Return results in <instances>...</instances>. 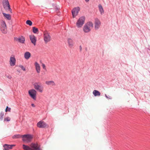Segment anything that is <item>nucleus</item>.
I'll list each match as a JSON object with an SVG mask.
<instances>
[{"label":"nucleus","instance_id":"obj_5","mask_svg":"<svg viewBox=\"0 0 150 150\" xmlns=\"http://www.w3.org/2000/svg\"><path fill=\"white\" fill-rule=\"evenodd\" d=\"M34 88L40 93L43 91V87L42 86L41 83L40 82H35L33 84Z\"/></svg>","mask_w":150,"mask_h":150},{"label":"nucleus","instance_id":"obj_30","mask_svg":"<svg viewBox=\"0 0 150 150\" xmlns=\"http://www.w3.org/2000/svg\"><path fill=\"white\" fill-rule=\"evenodd\" d=\"M19 67L23 71H25L26 69L25 68L23 65H19Z\"/></svg>","mask_w":150,"mask_h":150},{"label":"nucleus","instance_id":"obj_10","mask_svg":"<svg viewBox=\"0 0 150 150\" xmlns=\"http://www.w3.org/2000/svg\"><path fill=\"white\" fill-rule=\"evenodd\" d=\"M44 40L46 43H47L50 40L51 37L48 33L47 32L44 33Z\"/></svg>","mask_w":150,"mask_h":150},{"label":"nucleus","instance_id":"obj_25","mask_svg":"<svg viewBox=\"0 0 150 150\" xmlns=\"http://www.w3.org/2000/svg\"><path fill=\"white\" fill-rule=\"evenodd\" d=\"M6 27V23L5 21L2 20L1 22V26L0 28H4Z\"/></svg>","mask_w":150,"mask_h":150},{"label":"nucleus","instance_id":"obj_9","mask_svg":"<svg viewBox=\"0 0 150 150\" xmlns=\"http://www.w3.org/2000/svg\"><path fill=\"white\" fill-rule=\"evenodd\" d=\"M28 93L30 96L34 100L36 99V91L34 89L30 90L28 91Z\"/></svg>","mask_w":150,"mask_h":150},{"label":"nucleus","instance_id":"obj_29","mask_svg":"<svg viewBox=\"0 0 150 150\" xmlns=\"http://www.w3.org/2000/svg\"><path fill=\"white\" fill-rule=\"evenodd\" d=\"M52 6L54 8L57 10H59V8L58 7V6H57V5L55 4H52Z\"/></svg>","mask_w":150,"mask_h":150},{"label":"nucleus","instance_id":"obj_27","mask_svg":"<svg viewBox=\"0 0 150 150\" xmlns=\"http://www.w3.org/2000/svg\"><path fill=\"white\" fill-rule=\"evenodd\" d=\"M4 115V112H1L0 114V120H3Z\"/></svg>","mask_w":150,"mask_h":150},{"label":"nucleus","instance_id":"obj_11","mask_svg":"<svg viewBox=\"0 0 150 150\" xmlns=\"http://www.w3.org/2000/svg\"><path fill=\"white\" fill-rule=\"evenodd\" d=\"M14 40L17 41H18L21 43H24L25 42V37L23 36H21L18 38H15Z\"/></svg>","mask_w":150,"mask_h":150},{"label":"nucleus","instance_id":"obj_28","mask_svg":"<svg viewBox=\"0 0 150 150\" xmlns=\"http://www.w3.org/2000/svg\"><path fill=\"white\" fill-rule=\"evenodd\" d=\"M26 23L29 26H31L32 25V22L30 20H28L26 21Z\"/></svg>","mask_w":150,"mask_h":150},{"label":"nucleus","instance_id":"obj_37","mask_svg":"<svg viewBox=\"0 0 150 150\" xmlns=\"http://www.w3.org/2000/svg\"><path fill=\"white\" fill-rule=\"evenodd\" d=\"M8 78L9 79H11V76H9L8 77Z\"/></svg>","mask_w":150,"mask_h":150},{"label":"nucleus","instance_id":"obj_32","mask_svg":"<svg viewBox=\"0 0 150 150\" xmlns=\"http://www.w3.org/2000/svg\"><path fill=\"white\" fill-rule=\"evenodd\" d=\"M11 108H9L8 106H7L6 109H5V111L6 112H10L11 111Z\"/></svg>","mask_w":150,"mask_h":150},{"label":"nucleus","instance_id":"obj_19","mask_svg":"<svg viewBox=\"0 0 150 150\" xmlns=\"http://www.w3.org/2000/svg\"><path fill=\"white\" fill-rule=\"evenodd\" d=\"M46 84L48 85H52V86H55V84L54 82L53 81H47L45 82Z\"/></svg>","mask_w":150,"mask_h":150},{"label":"nucleus","instance_id":"obj_26","mask_svg":"<svg viewBox=\"0 0 150 150\" xmlns=\"http://www.w3.org/2000/svg\"><path fill=\"white\" fill-rule=\"evenodd\" d=\"M38 28H36L35 27H33V32L34 33L37 34L38 33Z\"/></svg>","mask_w":150,"mask_h":150},{"label":"nucleus","instance_id":"obj_1","mask_svg":"<svg viewBox=\"0 0 150 150\" xmlns=\"http://www.w3.org/2000/svg\"><path fill=\"white\" fill-rule=\"evenodd\" d=\"M30 147L25 144L23 145V148L24 150H42L40 146L38 143H32L30 145Z\"/></svg>","mask_w":150,"mask_h":150},{"label":"nucleus","instance_id":"obj_39","mask_svg":"<svg viewBox=\"0 0 150 150\" xmlns=\"http://www.w3.org/2000/svg\"><path fill=\"white\" fill-rule=\"evenodd\" d=\"M0 90H2L1 89H0Z\"/></svg>","mask_w":150,"mask_h":150},{"label":"nucleus","instance_id":"obj_31","mask_svg":"<svg viewBox=\"0 0 150 150\" xmlns=\"http://www.w3.org/2000/svg\"><path fill=\"white\" fill-rule=\"evenodd\" d=\"M10 120H11L10 118L9 117H7L4 119V121H9Z\"/></svg>","mask_w":150,"mask_h":150},{"label":"nucleus","instance_id":"obj_13","mask_svg":"<svg viewBox=\"0 0 150 150\" xmlns=\"http://www.w3.org/2000/svg\"><path fill=\"white\" fill-rule=\"evenodd\" d=\"M16 58L14 56L13 57H11L9 61V64L10 66H14L16 64Z\"/></svg>","mask_w":150,"mask_h":150},{"label":"nucleus","instance_id":"obj_20","mask_svg":"<svg viewBox=\"0 0 150 150\" xmlns=\"http://www.w3.org/2000/svg\"><path fill=\"white\" fill-rule=\"evenodd\" d=\"M98 7L100 14L101 15L103 14L104 13V11L102 5L100 4H99L98 6Z\"/></svg>","mask_w":150,"mask_h":150},{"label":"nucleus","instance_id":"obj_3","mask_svg":"<svg viewBox=\"0 0 150 150\" xmlns=\"http://www.w3.org/2000/svg\"><path fill=\"white\" fill-rule=\"evenodd\" d=\"M93 24L91 22H89L86 24L83 28V30L85 33H88L91 30L90 27H92Z\"/></svg>","mask_w":150,"mask_h":150},{"label":"nucleus","instance_id":"obj_18","mask_svg":"<svg viewBox=\"0 0 150 150\" xmlns=\"http://www.w3.org/2000/svg\"><path fill=\"white\" fill-rule=\"evenodd\" d=\"M30 56L31 54L29 52H26L24 54V57L26 59H28Z\"/></svg>","mask_w":150,"mask_h":150},{"label":"nucleus","instance_id":"obj_23","mask_svg":"<svg viewBox=\"0 0 150 150\" xmlns=\"http://www.w3.org/2000/svg\"><path fill=\"white\" fill-rule=\"evenodd\" d=\"M21 137L22 138V135L19 134L14 135L12 137L13 139H18Z\"/></svg>","mask_w":150,"mask_h":150},{"label":"nucleus","instance_id":"obj_22","mask_svg":"<svg viewBox=\"0 0 150 150\" xmlns=\"http://www.w3.org/2000/svg\"><path fill=\"white\" fill-rule=\"evenodd\" d=\"M3 14L4 16L8 20H10L11 19V16L10 14H7L5 13H3Z\"/></svg>","mask_w":150,"mask_h":150},{"label":"nucleus","instance_id":"obj_7","mask_svg":"<svg viewBox=\"0 0 150 150\" xmlns=\"http://www.w3.org/2000/svg\"><path fill=\"white\" fill-rule=\"evenodd\" d=\"M37 127L40 128H47L49 127V125L44 121H40L37 124Z\"/></svg>","mask_w":150,"mask_h":150},{"label":"nucleus","instance_id":"obj_12","mask_svg":"<svg viewBox=\"0 0 150 150\" xmlns=\"http://www.w3.org/2000/svg\"><path fill=\"white\" fill-rule=\"evenodd\" d=\"M95 30H98L100 27L101 23L100 20L97 18L95 20Z\"/></svg>","mask_w":150,"mask_h":150},{"label":"nucleus","instance_id":"obj_34","mask_svg":"<svg viewBox=\"0 0 150 150\" xmlns=\"http://www.w3.org/2000/svg\"><path fill=\"white\" fill-rule=\"evenodd\" d=\"M42 67L43 69H46L45 66L44 64H42Z\"/></svg>","mask_w":150,"mask_h":150},{"label":"nucleus","instance_id":"obj_38","mask_svg":"<svg viewBox=\"0 0 150 150\" xmlns=\"http://www.w3.org/2000/svg\"><path fill=\"white\" fill-rule=\"evenodd\" d=\"M85 1L86 2H88L89 1V0H85Z\"/></svg>","mask_w":150,"mask_h":150},{"label":"nucleus","instance_id":"obj_2","mask_svg":"<svg viewBox=\"0 0 150 150\" xmlns=\"http://www.w3.org/2000/svg\"><path fill=\"white\" fill-rule=\"evenodd\" d=\"M2 5L6 11H9L11 12L12 10L11 8L8 0H3Z\"/></svg>","mask_w":150,"mask_h":150},{"label":"nucleus","instance_id":"obj_21","mask_svg":"<svg viewBox=\"0 0 150 150\" xmlns=\"http://www.w3.org/2000/svg\"><path fill=\"white\" fill-rule=\"evenodd\" d=\"M93 94L95 96H100V93L98 91L94 90L93 92Z\"/></svg>","mask_w":150,"mask_h":150},{"label":"nucleus","instance_id":"obj_16","mask_svg":"<svg viewBox=\"0 0 150 150\" xmlns=\"http://www.w3.org/2000/svg\"><path fill=\"white\" fill-rule=\"evenodd\" d=\"M35 65L37 72L38 73H39L40 72V67L39 64L38 62H36L35 63Z\"/></svg>","mask_w":150,"mask_h":150},{"label":"nucleus","instance_id":"obj_17","mask_svg":"<svg viewBox=\"0 0 150 150\" xmlns=\"http://www.w3.org/2000/svg\"><path fill=\"white\" fill-rule=\"evenodd\" d=\"M15 146V145H9L5 144L3 145V147L7 149H11L12 148L13 146Z\"/></svg>","mask_w":150,"mask_h":150},{"label":"nucleus","instance_id":"obj_6","mask_svg":"<svg viewBox=\"0 0 150 150\" xmlns=\"http://www.w3.org/2000/svg\"><path fill=\"white\" fill-rule=\"evenodd\" d=\"M85 20L84 17L82 16L80 17L77 21L76 23V25L77 27H81L84 23Z\"/></svg>","mask_w":150,"mask_h":150},{"label":"nucleus","instance_id":"obj_24","mask_svg":"<svg viewBox=\"0 0 150 150\" xmlns=\"http://www.w3.org/2000/svg\"><path fill=\"white\" fill-rule=\"evenodd\" d=\"M1 30L2 33L4 34H6L7 33V28H0Z\"/></svg>","mask_w":150,"mask_h":150},{"label":"nucleus","instance_id":"obj_35","mask_svg":"<svg viewBox=\"0 0 150 150\" xmlns=\"http://www.w3.org/2000/svg\"><path fill=\"white\" fill-rule=\"evenodd\" d=\"M79 49H80V52L82 50V47L81 45L79 46Z\"/></svg>","mask_w":150,"mask_h":150},{"label":"nucleus","instance_id":"obj_14","mask_svg":"<svg viewBox=\"0 0 150 150\" xmlns=\"http://www.w3.org/2000/svg\"><path fill=\"white\" fill-rule=\"evenodd\" d=\"M30 38L32 43L35 45L36 41V37L34 35H30Z\"/></svg>","mask_w":150,"mask_h":150},{"label":"nucleus","instance_id":"obj_15","mask_svg":"<svg viewBox=\"0 0 150 150\" xmlns=\"http://www.w3.org/2000/svg\"><path fill=\"white\" fill-rule=\"evenodd\" d=\"M67 41L69 47L70 48L72 47L74 44L73 40L70 38H69L68 39Z\"/></svg>","mask_w":150,"mask_h":150},{"label":"nucleus","instance_id":"obj_8","mask_svg":"<svg viewBox=\"0 0 150 150\" xmlns=\"http://www.w3.org/2000/svg\"><path fill=\"white\" fill-rule=\"evenodd\" d=\"M80 8L79 7H75L71 11L72 14L73 18H74L78 15L79 11L80 10Z\"/></svg>","mask_w":150,"mask_h":150},{"label":"nucleus","instance_id":"obj_36","mask_svg":"<svg viewBox=\"0 0 150 150\" xmlns=\"http://www.w3.org/2000/svg\"><path fill=\"white\" fill-rule=\"evenodd\" d=\"M31 106L33 107H35V105L33 103H32L31 104Z\"/></svg>","mask_w":150,"mask_h":150},{"label":"nucleus","instance_id":"obj_4","mask_svg":"<svg viewBox=\"0 0 150 150\" xmlns=\"http://www.w3.org/2000/svg\"><path fill=\"white\" fill-rule=\"evenodd\" d=\"M22 138L23 142H29L33 138V136L30 134H26L22 135Z\"/></svg>","mask_w":150,"mask_h":150},{"label":"nucleus","instance_id":"obj_33","mask_svg":"<svg viewBox=\"0 0 150 150\" xmlns=\"http://www.w3.org/2000/svg\"><path fill=\"white\" fill-rule=\"evenodd\" d=\"M105 96L107 98L109 99H111L112 98V97L110 96H108L106 94H105Z\"/></svg>","mask_w":150,"mask_h":150}]
</instances>
